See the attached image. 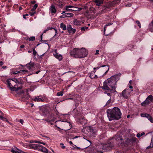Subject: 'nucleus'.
<instances>
[{
    "label": "nucleus",
    "mask_w": 153,
    "mask_h": 153,
    "mask_svg": "<svg viewBox=\"0 0 153 153\" xmlns=\"http://www.w3.org/2000/svg\"><path fill=\"white\" fill-rule=\"evenodd\" d=\"M119 79L117 75L111 76L104 82L101 88L105 90L110 91L111 93H117L116 90L117 82Z\"/></svg>",
    "instance_id": "f257e3e1"
},
{
    "label": "nucleus",
    "mask_w": 153,
    "mask_h": 153,
    "mask_svg": "<svg viewBox=\"0 0 153 153\" xmlns=\"http://www.w3.org/2000/svg\"><path fill=\"white\" fill-rule=\"evenodd\" d=\"M8 87L12 91H16L22 88L23 80L20 79H8L7 80Z\"/></svg>",
    "instance_id": "f03ea898"
},
{
    "label": "nucleus",
    "mask_w": 153,
    "mask_h": 153,
    "mask_svg": "<svg viewBox=\"0 0 153 153\" xmlns=\"http://www.w3.org/2000/svg\"><path fill=\"white\" fill-rule=\"evenodd\" d=\"M107 117L110 121L114 120H118L121 118L122 114L120 108L115 107L111 109L107 110Z\"/></svg>",
    "instance_id": "7ed1b4c3"
},
{
    "label": "nucleus",
    "mask_w": 153,
    "mask_h": 153,
    "mask_svg": "<svg viewBox=\"0 0 153 153\" xmlns=\"http://www.w3.org/2000/svg\"><path fill=\"white\" fill-rule=\"evenodd\" d=\"M73 54L76 58H82L85 57L88 54L86 50L84 48L79 49L75 48L73 51Z\"/></svg>",
    "instance_id": "20e7f679"
},
{
    "label": "nucleus",
    "mask_w": 153,
    "mask_h": 153,
    "mask_svg": "<svg viewBox=\"0 0 153 153\" xmlns=\"http://www.w3.org/2000/svg\"><path fill=\"white\" fill-rule=\"evenodd\" d=\"M29 147L34 150H36L46 153H52L50 151H48V150L45 147L40 144H30Z\"/></svg>",
    "instance_id": "39448f33"
},
{
    "label": "nucleus",
    "mask_w": 153,
    "mask_h": 153,
    "mask_svg": "<svg viewBox=\"0 0 153 153\" xmlns=\"http://www.w3.org/2000/svg\"><path fill=\"white\" fill-rule=\"evenodd\" d=\"M132 91V89L130 90L129 88H126L122 91L120 96L125 99H127L129 97L130 93Z\"/></svg>",
    "instance_id": "423d86ee"
},
{
    "label": "nucleus",
    "mask_w": 153,
    "mask_h": 153,
    "mask_svg": "<svg viewBox=\"0 0 153 153\" xmlns=\"http://www.w3.org/2000/svg\"><path fill=\"white\" fill-rule=\"evenodd\" d=\"M20 67L19 68H15L11 69L10 71L12 74H25V73L27 72V70H22L19 71Z\"/></svg>",
    "instance_id": "0eeeda50"
},
{
    "label": "nucleus",
    "mask_w": 153,
    "mask_h": 153,
    "mask_svg": "<svg viewBox=\"0 0 153 153\" xmlns=\"http://www.w3.org/2000/svg\"><path fill=\"white\" fill-rule=\"evenodd\" d=\"M89 130L90 134L93 135L96 134L97 130L95 127L92 126L89 127Z\"/></svg>",
    "instance_id": "6e6552de"
},
{
    "label": "nucleus",
    "mask_w": 153,
    "mask_h": 153,
    "mask_svg": "<svg viewBox=\"0 0 153 153\" xmlns=\"http://www.w3.org/2000/svg\"><path fill=\"white\" fill-rule=\"evenodd\" d=\"M105 67V69L106 70L105 73L103 74V75H105L107 74V73L108 72V71L109 70V68L108 65H102L101 66H100V67H97L96 68H94V70H96V69L98 70V69H99L100 67Z\"/></svg>",
    "instance_id": "1a4fd4ad"
},
{
    "label": "nucleus",
    "mask_w": 153,
    "mask_h": 153,
    "mask_svg": "<svg viewBox=\"0 0 153 153\" xmlns=\"http://www.w3.org/2000/svg\"><path fill=\"white\" fill-rule=\"evenodd\" d=\"M67 29L70 33L74 34L76 31V30L72 28L71 25H68L67 26Z\"/></svg>",
    "instance_id": "9d476101"
},
{
    "label": "nucleus",
    "mask_w": 153,
    "mask_h": 153,
    "mask_svg": "<svg viewBox=\"0 0 153 153\" xmlns=\"http://www.w3.org/2000/svg\"><path fill=\"white\" fill-rule=\"evenodd\" d=\"M65 13V14L64 15H62V18H64L65 17H72L73 15V14L72 13H68L67 12L65 13V11H63L62 13Z\"/></svg>",
    "instance_id": "9b49d317"
},
{
    "label": "nucleus",
    "mask_w": 153,
    "mask_h": 153,
    "mask_svg": "<svg viewBox=\"0 0 153 153\" xmlns=\"http://www.w3.org/2000/svg\"><path fill=\"white\" fill-rule=\"evenodd\" d=\"M146 100L148 102L149 104L153 102V97L152 95H150L148 96L147 98L146 99Z\"/></svg>",
    "instance_id": "f8f14e48"
},
{
    "label": "nucleus",
    "mask_w": 153,
    "mask_h": 153,
    "mask_svg": "<svg viewBox=\"0 0 153 153\" xmlns=\"http://www.w3.org/2000/svg\"><path fill=\"white\" fill-rule=\"evenodd\" d=\"M82 23V21L76 19L73 22V24L74 25L79 26L81 25Z\"/></svg>",
    "instance_id": "ddd939ff"
},
{
    "label": "nucleus",
    "mask_w": 153,
    "mask_h": 153,
    "mask_svg": "<svg viewBox=\"0 0 153 153\" xmlns=\"http://www.w3.org/2000/svg\"><path fill=\"white\" fill-rule=\"evenodd\" d=\"M103 0H94V1L96 4L98 6L102 4Z\"/></svg>",
    "instance_id": "4468645a"
},
{
    "label": "nucleus",
    "mask_w": 153,
    "mask_h": 153,
    "mask_svg": "<svg viewBox=\"0 0 153 153\" xmlns=\"http://www.w3.org/2000/svg\"><path fill=\"white\" fill-rule=\"evenodd\" d=\"M55 57L58 59L59 61H61L63 58L62 55L59 54H58V55L56 56Z\"/></svg>",
    "instance_id": "2eb2a0df"
},
{
    "label": "nucleus",
    "mask_w": 153,
    "mask_h": 153,
    "mask_svg": "<svg viewBox=\"0 0 153 153\" xmlns=\"http://www.w3.org/2000/svg\"><path fill=\"white\" fill-rule=\"evenodd\" d=\"M60 27L63 30H65L66 29V25L63 23H61L60 24Z\"/></svg>",
    "instance_id": "dca6fc26"
},
{
    "label": "nucleus",
    "mask_w": 153,
    "mask_h": 153,
    "mask_svg": "<svg viewBox=\"0 0 153 153\" xmlns=\"http://www.w3.org/2000/svg\"><path fill=\"white\" fill-rule=\"evenodd\" d=\"M149 104V103H148V102L147 101V100H146L143 102H142L141 103V105L143 106H145L146 105H147Z\"/></svg>",
    "instance_id": "f3484780"
},
{
    "label": "nucleus",
    "mask_w": 153,
    "mask_h": 153,
    "mask_svg": "<svg viewBox=\"0 0 153 153\" xmlns=\"http://www.w3.org/2000/svg\"><path fill=\"white\" fill-rule=\"evenodd\" d=\"M76 8L75 7H72L71 5L67 6H66V10H74V9Z\"/></svg>",
    "instance_id": "a211bd4d"
},
{
    "label": "nucleus",
    "mask_w": 153,
    "mask_h": 153,
    "mask_svg": "<svg viewBox=\"0 0 153 153\" xmlns=\"http://www.w3.org/2000/svg\"><path fill=\"white\" fill-rule=\"evenodd\" d=\"M147 118L150 121V122L152 123H153V118L150 115L148 114V116L147 117Z\"/></svg>",
    "instance_id": "6ab92c4d"
},
{
    "label": "nucleus",
    "mask_w": 153,
    "mask_h": 153,
    "mask_svg": "<svg viewBox=\"0 0 153 153\" xmlns=\"http://www.w3.org/2000/svg\"><path fill=\"white\" fill-rule=\"evenodd\" d=\"M33 100L37 102H40V101H43V100L41 98L38 97H36Z\"/></svg>",
    "instance_id": "aec40b11"
},
{
    "label": "nucleus",
    "mask_w": 153,
    "mask_h": 153,
    "mask_svg": "<svg viewBox=\"0 0 153 153\" xmlns=\"http://www.w3.org/2000/svg\"><path fill=\"white\" fill-rule=\"evenodd\" d=\"M104 94H107L108 96L110 97V98H111V96L112 94H114V93H111L110 92V91L109 92H107V91H105L104 92Z\"/></svg>",
    "instance_id": "412c9836"
},
{
    "label": "nucleus",
    "mask_w": 153,
    "mask_h": 153,
    "mask_svg": "<svg viewBox=\"0 0 153 153\" xmlns=\"http://www.w3.org/2000/svg\"><path fill=\"white\" fill-rule=\"evenodd\" d=\"M16 148H15L14 149H12L11 151V152L13 153H19V151L17 150Z\"/></svg>",
    "instance_id": "4be33fe9"
},
{
    "label": "nucleus",
    "mask_w": 153,
    "mask_h": 153,
    "mask_svg": "<svg viewBox=\"0 0 153 153\" xmlns=\"http://www.w3.org/2000/svg\"><path fill=\"white\" fill-rule=\"evenodd\" d=\"M59 54V53H58L57 50L56 49H55L53 52V54L55 57H56V56L58 55Z\"/></svg>",
    "instance_id": "5701e85b"
},
{
    "label": "nucleus",
    "mask_w": 153,
    "mask_h": 153,
    "mask_svg": "<svg viewBox=\"0 0 153 153\" xmlns=\"http://www.w3.org/2000/svg\"><path fill=\"white\" fill-rule=\"evenodd\" d=\"M111 102V98H109V100L106 102L105 105V106L109 105Z\"/></svg>",
    "instance_id": "b1692460"
},
{
    "label": "nucleus",
    "mask_w": 153,
    "mask_h": 153,
    "mask_svg": "<svg viewBox=\"0 0 153 153\" xmlns=\"http://www.w3.org/2000/svg\"><path fill=\"white\" fill-rule=\"evenodd\" d=\"M63 95V93L62 91H60L59 92H58L56 94V95L58 96H62Z\"/></svg>",
    "instance_id": "393cba45"
},
{
    "label": "nucleus",
    "mask_w": 153,
    "mask_h": 153,
    "mask_svg": "<svg viewBox=\"0 0 153 153\" xmlns=\"http://www.w3.org/2000/svg\"><path fill=\"white\" fill-rule=\"evenodd\" d=\"M56 10H50V13L52 15L55 13L56 12Z\"/></svg>",
    "instance_id": "a878e982"
},
{
    "label": "nucleus",
    "mask_w": 153,
    "mask_h": 153,
    "mask_svg": "<svg viewBox=\"0 0 153 153\" xmlns=\"http://www.w3.org/2000/svg\"><path fill=\"white\" fill-rule=\"evenodd\" d=\"M35 36H32L29 38L28 39L30 41H33L35 40Z\"/></svg>",
    "instance_id": "bb28decb"
},
{
    "label": "nucleus",
    "mask_w": 153,
    "mask_h": 153,
    "mask_svg": "<svg viewBox=\"0 0 153 153\" xmlns=\"http://www.w3.org/2000/svg\"><path fill=\"white\" fill-rule=\"evenodd\" d=\"M53 29V27H47V29L46 30H44L43 33H45L47 31H48L50 29L51 30Z\"/></svg>",
    "instance_id": "cd10ccee"
},
{
    "label": "nucleus",
    "mask_w": 153,
    "mask_h": 153,
    "mask_svg": "<svg viewBox=\"0 0 153 153\" xmlns=\"http://www.w3.org/2000/svg\"><path fill=\"white\" fill-rule=\"evenodd\" d=\"M88 27H82L81 28V30H85L88 29Z\"/></svg>",
    "instance_id": "c85d7f7f"
},
{
    "label": "nucleus",
    "mask_w": 153,
    "mask_h": 153,
    "mask_svg": "<svg viewBox=\"0 0 153 153\" xmlns=\"http://www.w3.org/2000/svg\"><path fill=\"white\" fill-rule=\"evenodd\" d=\"M33 54L34 57H35L37 53L35 49H33Z\"/></svg>",
    "instance_id": "c756f323"
},
{
    "label": "nucleus",
    "mask_w": 153,
    "mask_h": 153,
    "mask_svg": "<svg viewBox=\"0 0 153 153\" xmlns=\"http://www.w3.org/2000/svg\"><path fill=\"white\" fill-rule=\"evenodd\" d=\"M30 63L27 64L26 66H27V68L29 70H31L32 67L30 65Z\"/></svg>",
    "instance_id": "7c9ffc66"
},
{
    "label": "nucleus",
    "mask_w": 153,
    "mask_h": 153,
    "mask_svg": "<svg viewBox=\"0 0 153 153\" xmlns=\"http://www.w3.org/2000/svg\"><path fill=\"white\" fill-rule=\"evenodd\" d=\"M38 4H35L34 5L33 7V8L32 10H35L38 7Z\"/></svg>",
    "instance_id": "2f4dec72"
},
{
    "label": "nucleus",
    "mask_w": 153,
    "mask_h": 153,
    "mask_svg": "<svg viewBox=\"0 0 153 153\" xmlns=\"http://www.w3.org/2000/svg\"><path fill=\"white\" fill-rule=\"evenodd\" d=\"M35 13V12L34 11H33L31 12H29V14L31 16H33Z\"/></svg>",
    "instance_id": "473e14b6"
},
{
    "label": "nucleus",
    "mask_w": 153,
    "mask_h": 153,
    "mask_svg": "<svg viewBox=\"0 0 153 153\" xmlns=\"http://www.w3.org/2000/svg\"><path fill=\"white\" fill-rule=\"evenodd\" d=\"M4 116H3L2 115H1V116H0V119L3 120H4L6 119V118L3 117Z\"/></svg>",
    "instance_id": "72a5a7b5"
},
{
    "label": "nucleus",
    "mask_w": 153,
    "mask_h": 153,
    "mask_svg": "<svg viewBox=\"0 0 153 153\" xmlns=\"http://www.w3.org/2000/svg\"><path fill=\"white\" fill-rule=\"evenodd\" d=\"M148 114H141V116L143 117H147Z\"/></svg>",
    "instance_id": "f704fd0d"
},
{
    "label": "nucleus",
    "mask_w": 153,
    "mask_h": 153,
    "mask_svg": "<svg viewBox=\"0 0 153 153\" xmlns=\"http://www.w3.org/2000/svg\"><path fill=\"white\" fill-rule=\"evenodd\" d=\"M16 149L17 150L19 151V153H25V152L22 151V150L18 149L17 148H16Z\"/></svg>",
    "instance_id": "c9c22d12"
},
{
    "label": "nucleus",
    "mask_w": 153,
    "mask_h": 153,
    "mask_svg": "<svg viewBox=\"0 0 153 153\" xmlns=\"http://www.w3.org/2000/svg\"><path fill=\"white\" fill-rule=\"evenodd\" d=\"M60 145L61 146V147L62 149H65V146H64V144L63 143H61Z\"/></svg>",
    "instance_id": "e433bc0d"
},
{
    "label": "nucleus",
    "mask_w": 153,
    "mask_h": 153,
    "mask_svg": "<svg viewBox=\"0 0 153 153\" xmlns=\"http://www.w3.org/2000/svg\"><path fill=\"white\" fill-rule=\"evenodd\" d=\"M50 10H55V6L53 5H52L50 7Z\"/></svg>",
    "instance_id": "4c0bfd02"
},
{
    "label": "nucleus",
    "mask_w": 153,
    "mask_h": 153,
    "mask_svg": "<svg viewBox=\"0 0 153 153\" xmlns=\"http://www.w3.org/2000/svg\"><path fill=\"white\" fill-rule=\"evenodd\" d=\"M18 122L21 123L22 125L24 123V120L22 119H20L18 121Z\"/></svg>",
    "instance_id": "58836bf2"
},
{
    "label": "nucleus",
    "mask_w": 153,
    "mask_h": 153,
    "mask_svg": "<svg viewBox=\"0 0 153 153\" xmlns=\"http://www.w3.org/2000/svg\"><path fill=\"white\" fill-rule=\"evenodd\" d=\"M93 74H92V73H91L90 74V75L89 76L91 78V79H93L94 78V77L93 76Z\"/></svg>",
    "instance_id": "ea45409f"
},
{
    "label": "nucleus",
    "mask_w": 153,
    "mask_h": 153,
    "mask_svg": "<svg viewBox=\"0 0 153 153\" xmlns=\"http://www.w3.org/2000/svg\"><path fill=\"white\" fill-rule=\"evenodd\" d=\"M151 145H152V147H153V138L151 140Z\"/></svg>",
    "instance_id": "a19ab883"
},
{
    "label": "nucleus",
    "mask_w": 153,
    "mask_h": 153,
    "mask_svg": "<svg viewBox=\"0 0 153 153\" xmlns=\"http://www.w3.org/2000/svg\"><path fill=\"white\" fill-rule=\"evenodd\" d=\"M131 5V4L128 3V4L125 5L126 7H130Z\"/></svg>",
    "instance_id": "79ce46f5"
},
{
    "label": "nucleus",
    "mask_w": 153,
    "mask_h": 153,
    "mask_svg": "<svg viewBox=\"0 0 153 153\" xmlns=\"http://www.w3.org/2000/svg\"><path fill=\"white\" fill-rule=\"evenodd\" d=\"M30 66H31V67H34V63H30Z\"/></svg>",
    "instance_id": "37998d69"
},
{
    "label": "nucleus",
    "mask_w": 153,
    "mask_h": 153,
    "mask_svg": "<svg viewBox=\"0 0 153 153\" xmlns=\"http://www.w3.org/2000/svg\"><path fill=\"white\" fill-rule=\"evenodd\" d=\"M112 24V23H108L107 24H106L105 25L107 27L108 26H110Z\"/></svg>",
    "instance_id": "c03bdc74"
},
{
    "label": "nucleus",
    "mask_w": 153,
    "mask_h": 153,
    "mask_svg": "<svg viewBox=\"0 0 153 153\" xmlns=\"http://www.w3.org/2000/svg\"><path fill=\"white\" fill-rule=\"evenodd\" d=\"M34 142L35 143H42L39 141H34Z\"/></svg>",
    "instance_id": "a18cd8bd"
},
{
    "label": "nucleus",
    "mask_w": 153,
    "mask_h": 153,
    "mask_svg": "<svg viewBox=\"0 0 153 153\" xmlns=\"http://www.w3.org/2000/svg\"><path fill=\"white\" fill-rule=\"evenodd\" d=\"M106 28H107V26H106L105 25L104 27V32H105V31L106 29Z\"/></svg>",
    "instance_id": "49530a36"
},
{
    "label": "nucleus",
    "mask_w": 153,
    "mask_h": 153,
    "mask_svg": "<svg viewBox=\"0 0 153 153\" xmlns=\"http://www.w3.org/2000/svg\"><path fill=\"white\" fill-rule=\"evenodd\" d=\"M140 134L139 133H138L137 135V137H141V136H140Z\"/></svg>",
    "instance_id": "de8ad7c7"
},
{
    "label": "nucleus",
    "mask_w": 153,
    "mask_h": 153,
    "mask_svg": "<svg viewBox=\"0 0 153 153\" xmlns=\"http://www.w3.org/2000/svg\"><path fill=\"white\" fill-rule=\"evenodd\" d=\"M99 50H97V51H96V53H95V54L96 55H97V54H99Z\"/></svg>",
    "instance_id": "09e8293b"
},
{
    "label": "nucleus",
    "mask_w": 153,
    "mask_h": 153,
    "mask_svg": "<svg viewBox=\"0 0 153 153\" xmlns=\"http://www.w3.org/2000/svg\"><path fill=\"white\" fill-rule=\"evenodd\" d=\"M83 138L85 140H87L89 142H90V144H91V141H90V140H87V139H85V138L84 137Z\"/></svg>",
    "instance_id": "8fccbe9b"
},
{
    "label": "nucleus",
    "mask_w": 153,
    "mask_h": 153,
    "mask_svg": "<svg viewBox=\"0 0 153 153\" xmlns=\"http://www.w3.org/2000/svg\"><path fill=\"white\" fill-rule=\"evenodd\" d=\"M136 22L137 25L140 24V22L138 20L136 21Z\"/></svg>",
    "instance_id": "3c124183"
},
{
    "label": "nucleus",
    "mask_w": 153,
    "mask_h": 153,
    "mask_svg": "<svg viewBox=\"0 0 153 153\" xmlns=\"http://www.w3.org/2000/svg\"><path fill=\"white\" fill-rule=\"evenodd\" d=\"M145 134V133L144 132H142L140 134V136H141H141H142L143 135H144Z\"/></svg>",
    "instance_id": "603ef678"
},
{
    "label": "nucleus",
    "mask_w": 153,
    "mask_h": 153,
    "mask_svg": "<svg viewBox=\"0 0 153 153\" xmlns=\"http://www.w3.org/2000/svg\"><path fill=\"white\" fill-rule=\"evenodd\" d=\"M3 64V62L2 61H0V66Z\"/></svg>",
    "instance_id": "864d4df0"
},
{
    "label": "nucleus",
    "mask_w": 153,
    "mask_h": 153,
    "mask_svg": "<svg viewBox=\"0 0 153 153\" xmlns=\"http://www.w3.org/2000/svg\"><path fill=\"white\" fill-rule=\"evenodd\" d=\"M152 147V145H150V146H148V147H147V148H146V149H148L151 148Z\"/></svg>",
    "instance_id": "5fc2aeb1"
},
{
    "label": "nucleus",
    "mask_w": 153,
    "mask_h": 153,
    "mask_svg": "<svg viewBox=\"0 0 153 153\" xmlns=\"http://www.w3.org/2000/svg\"><path fill=\"white\" fill-rule=\"evenodd\" d=\"M25 47V45H22L20 46L21 48H23Z\"/></svg>",
    "instance_id": "6e6d98bb"
},
{
    "label": "nucleus",
    "mask_w": 153,
    "mask_h": 153,
    "mask_svg": "<svg viewBox=\"0 0 153 153\" xmlns=\"http://www.w3.org/2000/svg\"><path fill=\"white\" fill-rule=\"evenodd\" d=\"M80 137V136H76L75 137H74L73 138V139H76V138H77L78 137Z\"/></svg>",
    "instance_id": "4d7b16f0"
},
{
    "label": "nucleus",
    "mask_w": 153,
    "mask_h": 153,
    "mask_svg": "<svg viewBox=\"0 0 153 153\" xmlns=\"http://www.w3.org/2000/svg\"><path fill=\"white\" fill-rule=\"evenodd\" d=\"M1 114V115H3V116H4V114L1 111H0V114Z\"/></svg>",
    "instance_id": "13d9d810"
},
{
    "label": "nucleus",
    "mask_w": 153,
    "mask_h": 153,
    "mask_svg": "<svg viewBox=\"0 0 153 153\" xmlns=\"http://www.w3.org/2000/svg\"><path fill=\"white\" fill-rule=\"evenodd\" d=\"M69 143H70L71 145H73V143H72V142L71 141H70L69 142Z\"/></svg>",
    "instance_id": "bf43d9fd"
},
{
    "label": "nucleus",
    "mask_w": 153,
    "mask_h": 153,
    "mask_svg": "<svg viewBox=\"0 0 153 153\" xmlns=\"http://www.w3.org/2000/svg\"><path fill=\"white\" fill-rule=\"evenodd\" d=\"M40 71H37L35 73L36 74H38L40 72Z\"/></svg>",
    "instance_id": "052dcab7"
},
{
    "label": "nucleus",
    "mask_w": 153,
    "mask_h": 153,
    "mask_svg": "<svg viewBox=\"0 0 153 153\" xmlns=\"http://www.w3.org/2000/svg\"><path fill=\"white\" fill-rule=\"evenodd\" d=\"M94 78H97V75H94Z\"/></svg>",
    "instance_id": "680f3d73"
},
{
    "label": "nucleus",
    "mask_w": 153,
    "mask_h": 153,
    "mask_svg": "<svg viewBox=\"0 0 153 153\" xmlns=\"http://www.w3.org/2000/svg\"><path fill=\"white\" fill-rule=\"evenodd\" d=\"M34 141H30V142L31 143H34Z\"/></svg>",
    "instance_id": "e2e57ef3"
},
{
    "label": "nucleus",
    "mask_w": 153,
    "mask_h": 153,
    "mask_svg": "<svg viewBox=\"0 0 153 153\" xmlns=\"http://www.w3.org/2000/svg\"><path fill=\"white\" fill-rule=\"evenodd\" d=\"M26 17V16H25V15H23V18H24L25 19H26V17Z\"/></svg>",
    "instance_id": "0e129e2a"
},
{
    "label": "nucleus",
    "mask_w": 153,
    "mask_h": 153,
    "mask_svg": "<svg viewBox=\"0 0 153 153\" xmlns=\"http://www.w3.org/2000/svg\"><path fill=\"white\" fill-rule=\"evenodd\" d=\"M138 25L139 26V27L140 28L141 27V25L140 23V24Z\"/></svg>",
    "instance_id": "69168bd1"
},
{
    "label": "nucleus",
    "mask_w": 153,
    "mask_h": 153,
    "mask_svg": "<svg viewBox=\"0 0 153 153\" xmlns=\"http://www.w3.org/2000/svg\"><path fill=\"white\" fill-rule=\"evenodd\" d=\"M6 121H7L8 123H9V124H11V123H10V122H9L7 120V119H6Z\"/></svg>",
    "instance_id": "338daca9"
},
{
    "label": "nucleus",
    "mask_w": 153,
    "mask_h": 153,
    "mask_svg": "<svg viewBox=\"0 0 153 153\" xmlns=\"http://www.w3.org/2000/svg\"><path fill=\"white\" fill-rule=\"evenodd\" d=\"M129 88L130 89H132L133 88V87L131 85L129 86Z\"/></svg>",
    "instance_id": "774afa93"
}]
</instances>
